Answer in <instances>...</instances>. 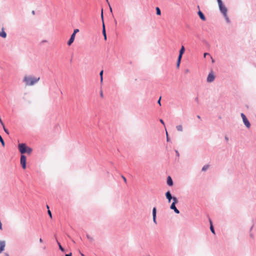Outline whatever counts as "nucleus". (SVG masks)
Segmentation results:
<instances>
[{
	"instance_id": "nucleus-1",
	"label": "nucleus",
	"mask_w": 256,
	"mask_h": 256,
	"mask_svg": "<svg viewBox=\"0 0 256 256\" xmlns=\"http://www.w3.org/2000/svg\"><path fill=\"white\" fill-rule=\"evenodd\" d=\"M40 80V77H36L32 76H26L23 79L26 86H32L36 84Z\"/></svg>"
},
{
	"instance_id": "nucleus-2",
	"label": "nucleus",
	"mask_w": 256,
	"mask_h": 256,
	"mask_svg": "<svg viewBox=\"0 0 256 256\" xmlns=\"http://www.w3.org/2000/svg\"><path fill=\"white\" fill-rule=\"evenodd\" d=\"M18 148L22 154H30L32 152V149L28 146L26 144L24 143L19 144Z\"/></svg>"
},
{
	"instance_id": "nucleus-3",
	"label": "nucleus",
	"mask_w": 256,
	"mask_h": 256,
	"mask_svg": "<svg viewBox=\"0 0 256 256\" xmlns=\"http://www.w3.org/2000/svg\"><path fill=\"white\" fill-rule=\"evenodd\" d=\"M216 0L218 2V8H219L220 13L222 14L225 12H228V8L225 6V5L223 4L222 0Z\"/></svg>"
},
{
	"instance_id": "nucleus-4",
	"label": "nucleus",
	"mask_w": 256,
	"mask_h": 256,
	"mask_svg": "<svg viewBox=\"0 0 256 256\" xmlns=\"http://www.w3.org/2000/svg\"><path fill=\"white\" fill-rule=\"evenodd\" d=\"M240 116L242 119L243 122L245 126L248 128H250V124L245 114L243 113H241Z\"/></svg>"
},
{
	"instance_id": "nucleus-5",
	"label": "nucleus",
	"mask_w": 256,
	"mask_h": 256,
	"mask_svg": "<svg viewBox=\"0 0 256 256\" xmlns=\"http://www.w3.org/2000/svg\"><path fill=\"white\" fill-rule=\"evenodd\" d=\"M26 156L24 154H22L20 156V162L24 169H26Z\"/></svg>"
},
{
	"instance_id": "nucleus-6",
	"label": "nucleus",
	"mask_w": 256,
	"mask_h": 256,
	"mask_svg": "<svg viewBox=\"0 0 256 256\" xmlns=\"http://www.w3.org/2000/svg\"><path fill=\"white\" fill-rule=\"evenodd\" d=\"M215 78V76L213 74V72H212L209 73L208 74V76L207 77L206 81L208 82H212L214 81Z\"/></svg>"
},
{
	"instance_id": "nucleus-7",
	"label": "nucleus",
	"mask_w": 256,
	"mask_h": 256,
	"mask_svg": "<svg viewBox=\"0 0 256 256\" xmlns=\"http://www.w3.org/2000/svg\"><path fill=\"white\" fill-rule=\"evenodd\" d=\"M166 199L168 200V202H170L171 200H172V198H173L174 196H172V194L170 192V191H168L166 194Z\"/></svg>"
},
{
	"instance_id": "nucleus-8",
	"label": "nucleus",
	"mask_w": 256,
	"mask_h": 256,
	"mask_svg": "<svg viewBox=\"0 0 256 256\" xmlns=\"http://www.w3.org/2000/svg\"><path fill=\"white\" fill-rule=\"evenodd\" d=\"M156 208L154 207L152 209V218H153L154 222L156 224Z\"/></svg>"
},
{
	"instance_id": "nucleus-9",
	"label": "nucleus",
	"mask_w": 256,
	"mask_h": 256,
	"mask_svg": "<svg viewBox=\"0 0 256 256\" xmlns=\"http://www.w3.org/2000/svg\"><path fill=\"white\" fill-rule=\"evenodd\" d=\"M6 246V242L4 240H0V254L2 252Z\"/></svg>"
},
{
	"instance_id": "nucleus-10",
	"label": "nucleus",
	"mask_w": 256,
	"mask_h": 256,
	"mask_svg": "<svg viewBox=\"0 0 256 256\" xmlns=\"http://www.w3.org/2000/svg\"><path fill=\"white\" fill-rule=\"evenodd\" d=\"M76 35H74V34H72L70 40H68V45L70 46L74 42V38H75Z\"/></svg>"
},
{
	"instance_id": "nucleus-11",
	"label": "nucleus",
	"mask_w": 256,
	"mask_h": 256,
	"mask_svg": "<svg viewBox=\"0 0 256 256\" xmlns=\"http://www.w3.org/2000/svg\"><path fill=\"white\" fill-rule=\"evenodd\" d=\"M170 208L171 210H174V212L177 214H180V210L176 208V204H171L170 206Z\"/></svg>"
},
{
	"instance_id": "nucleus-12",
	"label": "nucleus",
	"mask_w": 256,
	"mask_h": 256,
	"mask_svg": "<svg viewBox=\"0 0 256 256\" xmlns=\"http://www.w3.org/2000/svg\"><path fill=\"white\" fill-rule=\"evenodd\" d=\"M222 15L223 16L226 22V23L230 24V20L228 16V12L224 13L222 14Z\"/></svg>"
},
{
	"instance_id": "nucleus-13",
	"label": "nucleus",
	"mask_w": 256,
	"mask_h": 256,
	"mask_svg": "<svg viewBox=\"0 0 256 256\" xmlns=\"http://www.w3.org/2000/svg\"><path fill=\"white\" fill-rule=\"evenodd\" d=\"M198 14L200 18L202 20H206V17H205L204 15V14L200 10H199L198 12Z\"/></svg>"
},
{
	"instance_id": "nucleus-14",
	"label": "nucleus",
	"mask_w": 256,
	"mask_h": 256,
	"mask_svg": "<svg viewBox=\"0 0 256 256\" xmlns=\"http://www.w3.org/2000/svg\"><path fill=\"white\" fill-rule=\"evenodd\" d=\"M102 32V34H103V36H104V40H106V28H105V26H104V22H103Z\"/></svg>"
},
{
	"instance_id": "nucleus-15",
	"label": "nucleus",
	"mask_w": 256,
	"mask_h": 256,
	"mask_svg": "<svg viewBox=\"0 0 256 256\" xmlns=\"http://www.w3.org/2000/svg\"><path fill=\"white\" fill-rule=\"evenodd\" d=\"M167 184L170 186H172L173 185V181L172 178L170 176H168V177Z\"/></svg>"
},
{
	"instance_id": "nucleus-16",
	"label": "nucleus",
	"mask_w": 256,
	"mask_h": 256,
	"mask_svg": "<svg viewBox=\"0 0 256 256\" xmlns=\"http://www.w3.org/2000/svg\"><path fill=\"white\" fill-rule=\"evenodd\" d=\"M0 36L3 38H6V34L3 29L0 32Z\"/></svg>"
},
{
	"instance_id": "nucleus-17",
	"label": "nucleus",
	"mask_w": 256,
	"mask_h": 256,
	"mask_svg": "<svg viewBox=\"0 0 256 256\" xmlns=\"http://www.w3.org/2000/svg\"><path fill=\"white\" fill-rule=\"evenodd\" d=\"M176 128L178 131V132H182L183 131V128L182 125L180 124L176 126Z\"/></svg>"
},
{
	"instance_id": "nucleus-18",
	"label": "nucleus",
	"mask_w": 256,
	"mask_h": 256,
	"mask_svg": "<svg viewBox=\"0 0 256 256\" xmlns=\"http://www.w3.org/2000/svg\"><path fill=\"white\" fill-rule=\"evenodd\" d=\"M185 51V48L184 47L182 46L181 47V48L180 49V52H179V54H183L184 52Z\"/></svg>"
},
{
	"instance_id": "nucleus-19",
	"label": "nucleus",
	"mask_w": 256,
	"mask_h": 256,
	"mask_svg": "<svg viewBox=\"0 0 256 256\" xmlns=\"http://www.w3.org/2000/svg\"><path fill=\"white\" fill-rule=\"evenodd\" d=\"M56 242H57V244L58 246V247H59V248L60 250L62 251V252H64V249L62 248V246H61L60 244L58 241L56 240Z\"/></svg>"
},
{
	"instance_id": "nucleus-20",
	"label": "nucleus",
	"mask_w": 256,
	"mask_h": 256,
	"mask_svg": "<svg viewBox=\"0 0 256 256\" xmlns=\"http://www.w3.org/2000/svg\"><path fill=\"white\" fill-rule=\"evenodd\" d=\"M208 168H209V166L208 165V164L204 165L202 167V172H206Z\"/></svg>"
},
{
	"instance_id": "nucleus-21",
	"label": "nucleus",
	"mask_w": 256,
	"mask_h": 256,
	"mask_svg": "<svg viewBox=\"0 0 256 256\" xmlns=\"http://www.w3.org/2000/svg\"><path fill=\"white\" fill-rule=\"evenodd\" d=\"M172 204H177L178 202V200L176 197L174 196L173 198H172Z\"/></svg>"
},
{
	"instance_id": "nucleus-22",
	"label": "nucleus",
	"mask_w": 256,
	"mask_h": 256,
	"mask_svg": "<svg viewBox=\"0 0 256 256\" xmlns=\"http://www.w3.org/2000/svg\"><path fill=\"white\" fill-rule=\"evenodd\" d=\"M156 12L157 15H160L161 14V11L159 8L156 7Z\"/></svg>"
},
{
	"instance_id": "nucleus-23",
	"label": "nucleus",
	"mask_w": 256,
	"mask_h": 256,
	"mask_svg": "<svg viewBox=\"0 0 256 256\" xmlns=\"http://www.w3.org/2000/svg\"><path fill=\"white\" fill-rule=\"evenodd\" d=\"M210 224H211L210 226V231L212 232V234H215L214 230V226H212L211 222H210Z\"/></svg>"
},
{
	"instance_id": "nucleus-24",
	"label": "nucleus",
	"mask_w": 256,
	"mask_h": 256,
	"mask_svg": "<svg viewBox=\"0 0 256 256\" xmlns=\"http://www.w3.org/2000/svg\"><path fill=\"white\" fill-rule=\"evenodd\" d=\"M0 142H1V144H2V146H4V145H5V143H4V140H3L2 138V136L0 135Z\"/></svg>"
},
{
	"instance_id": "nucleus-25",
	"label": "nucleus",
	"mask_w": 256,
	"mask_h": 256,
	"mask_svg": "<svg viewBox=\"0 0 256 256\" xmlns=\"http://www.w3.org/2000/svg\"><path fill=\"white\" fill-rule=\"evenodd\" d=\"M180 62L181 61H180L179 60H177V62H176V68H179L180 67Z\"/></svg>"
},
{
	"instance_id": "nucleus-26",
	"label": "nucleus",
	"mask_w": 256,
	"mask_h": 256,
	"mask_svg": "<svg viewBox=\"0 0 256 256\" xmlns=\"http://www.w3.org/2000/svg\"><path fill=\"white\" fill-rule=\"evenodd\" d=\"M182 54H179L178 56V60L181 61L182 58Z\"/></svg>"
},
{
	"instance_id": "nucleus-27",
	"label": "nucleus",
	"mask_w": 256,
	"mask_h": 256,
	"mask_svg": "<svg viewBox=\"0 0 256 256\" xmlns=\"http://www.w3.org/2000/svg\"><path fill=\"white\" fill-rule=\"evenodd\" d=\"M79 32V30L78 29H74L72 34H74V35H76V34L77 32Z\"/></svg>"
},
{
	"instance_id": "nucleus-28",
	"label": "nucleus",
	"mask_w": 256,
	"mask_h": 256,
	"mask_svg": "<svg viewBox=\"0 0 256 256\" xmlns=\"http://www.w3.org/2000/svg\"><path fill=\"white\" fill-rule=\"evenodd\" d=\"M101 18L102 20V22H104V15H103V10L102 9V12H101Z\"/></svg>"
},
{
	"instance_id": "nucleus-29",
	"label": "nucleus",
	"mask_w": 256,
	"mask_h": 256,
	"mask_svg": "<svg viewBox=\"0 0 256 256\" xmlns=\"http://www.w3.org/2000/svg\"><path fill=\"white\" fill-rule=\"evenodd\" d=\"M86 237H87L88 239L90 240V241L92 240V238L89 235H86Z\"/></svg>"
},
{
	"instance_id": "nucleus-30",
	"label": "nucleus",
	"mask_w": 256,
	"mask_h": 256,
	"mask_svg": "<svg viewBox=\"0 0 256 256\" xmlns=\"http://www.w3.org/2000/svg\"><path fill=\"white\" fill-rule=\"evenodd\" d=\"M48 215L50 216L52 218V212H50V210H48Z\"/></svg>"
},
{
	"instance_id": "nucleus-31",
	"label": "nucleus",
	"mask_w": 256,
	"mask_h": 256,
	"mask_svg": "<svg viewBox=\"0 0 256 256\" xmlns=\"http://www.w3.org/2000/svg\"><path fill=\"white\" fill-rule=\"evenodd\" d=\"M3 128H4V131L7 134H8L9 132H8V130L5 128L4 126H3Z\"/></svg>"
},
{
	"instance_id": "nucleus-32",
	"label": "nucleus",
	"mask_w": 256,
	"mask_h": 256,
	"mask_svg": "<svg viewBox=\"0 0 256 256\" xmlns=\"http://www.w3.org/2000/svg\"><path fill=\"white\" fill-rule=\"evenodd\" d=\"M175 152H176V156H177L178 157H179V156H180V154H179V152H178V150H175Z\"/></svg>"
},
{
	"instance_id": "nucleus-33",
	"label": "nucleus",
	"mask_w": 256,
	"mask_h": 256,
	"mask_svg": "<svg viewBox=\"0 0 256 256\" xmlns=\"http://www.w3.org/2000/svg\"><path fill=\"white\" fill-rule=\"evenodd\" d=\"M206 56H210V54L208 52H205L204 54V58H206Z\"/></svg>"
},
{
	"instance_id": "nucleus-34",
	"label": "nucleus",
	"mask_w": 256,
	"mask_h": 256,
	"mask_svg": "<svg viewBox=\"0 0 256 256\" xmlns=\"http://www.w3.org/2000/svg\"><path fill=\"white\" fill-rule=\"evenodd\" d=\"M102 74H103V70H102V71H100V78L102 77Z\"/></svg>"
},
{
	"instance_id": "nucleus-35",
	"label": "nucleus",
	"mask_w": 256,
	"mask_h": 256,
	"mask_svg": "<svg viewBox=\"0 0 256 256\" xmlns=\"http://www.w3.org/2000/svg\"><path fill=\"white\" fill-rule=\"evenodd\" d=\"M0 124L2 126H4V123H3V122H2V119H1L0 118Z\"/></svg>"
},
{
	"instance_id": "nucleus-36",
	"label": "nucleus",
	"mask_w": 256,
	"mask_h": 256,
	"mask_svg": "<svg viewBox=\"0 0 256 256\" xmlns=\"http://www.w3.org/2000/svg\"><path fill=\"white\" fill-rule=\"evenodd\" d=\"M224 138H225V140H226V142H228V140H229V138H228V136H225Z\"/></svg>"
},
{
	"instance_id": "nucleus-37",
	"label": "nucleus",
	"mask_w": 256,
	"mask_h": 256,
	"mask_svg": "<svg viewBox=\"0 0 256 256\" xmlns=\"http://www.w3.org/2000/svg\"><path fill=\"white\" fill-rule=\"evenodd\" d=\"M122 177L123 178V180H124V182H126V178L124 176H122Z\"/></svg>"
},
{
	"instance_id": "nucleus-38",
	"label": "nucleus",
	"mask_w": 256,
	"mask_h": 256,
	"mask_svg": "<svg viewBox=\"0 0 256 256\" xmlns=\"http://www.w3.org/2000/svg\"><path fill=\"white\" fill-rule=\"evenodd\" d=\"M160 98H161L160 97V99L158 101V103L160 104V106L161 105V104H160Z\"/></svg>"
},
{
	"instance_id": "nucleus-39",
	"label": "nucleus",
	"mask_w": 256,
	"mask_h": 256,
	"mask_svg": "<svg viewBox=\"0 0 256 256\" xmlns=\"http://www.w3.org/2000/svg\"><path fill=\"white\" fill-rule=\"evenodd\" d=\"M160 122L162 124L164 125V120H163L162 119H160Z\"/></svg>"
},
{
	"instance_id": "nucleus-40",
	"label": "nucleus",
	"mask_w": 256,
	"mask_h": 256,
	"mask_svg": "<svg viewBox=\"0 0 256 256\" xmlns=\"http://www.w3.org/2000/svg\"><path fill=\"white\" fill-rule=\"evenodd\" d=\"M166 140H167L168 142L169 141V138L168 137V132H166Z\"/></svg>"
},
{
	"instance_id": "nucleus-41",
	"label": "nucleus",
	"mask_w": 256,
	"mask_h": 256,
	"mask_svg": "<svg viewBox=\"0 0 256 256\" xmlns=\"http://www.w3.org/2000/svg\"><path fill=\"white\" fill-rule=\"evenodd\" d=\"M195 101H196V102H198V97H196V98H195Z\"/></svg>"
},
{
	"instance_id": "nucleus-42",
	"label": "nucleus",
	"mask_w": 256,
	"mask_h": 256,
	"mask_svg": "<svg viewBox=\"0 0 256 256\" xmlns=\"http://www.w3.org/2000/svg\"><path fill=\"white\" fill-rule=\"evenodd\" d=\"M100 95L101 97H102V98L103 97V93H102V90L100 91Z\"/></svg>"
},
{
	"instance_id": "nucleus-43",
	"label": "nucleus",
	"mask_w": 256,
	"mask_h": 256,
	"mask_svg": "<svg viewBox=\"0 0 256 256\" xmlns=\"http://www.w3.org/2000/svg\"><path fill=\"white\" fill-rule=\"evenodd\" d=\"M65 256H72V253H70L69 254H66Z\"/></svg>"
},
{
	"instance_id": "nucleus-44",
	"label": "nucleus",
	"mask_w": 256,
	"mask_h": 256,
	"mask_svg": "<svg viewBox=\"0 0 256 256\" xmlns=\"http://www.w3.org/2000/svg\"><path fill=\"white\" fill-rule=\"evenodd\" d=\"M102 80H103V78L102 77L100 78V82L102 83Z\"/></svg>"
},
{
	"instance_id": "nucleus-45",
	"label": "nucleus",
	"mask_w": 256,
	"mask_h": 256,
	"mask_svg": "<svg viewBox=\"0 0 256 256\" xmlns=\"http://www.w3.org/2000/svg\"><path fill=\"white\" fill-rule=\"evenodd\" d=\"M39 241H40V242H42V240L41 238H40Z\"/></svg>"
},
{
	"instance_id": "nucleus-46",
	"label": "nucleus",
	"mask_w": 256,
	"mask_h": 256,
	"mask_svg": "<svg viewBox=\"0 0 256 256\" xmlns=\"http://www.w3.org/2000/svg\"><path fill=\"white\" fill-rule=\"evenodd\" d=\"M5 256H9L8 254L7 253H4Z\"/></svg>"
},
{
	"instance_id": "nucleus-47",
	"label": "nucleus",
	"mask_w": 256,
	"mask_h": 256,
	"mask_svg": "<svg viewBox=\"0 0 256 256\" xmlns=\"http://www.w3.org/2000/svg\"><path fill=\"white\" fill-rule=\"evenodd\" d=\"M210 58H211V59L212 60V62H214V60L212 59V56H210Z\"/></svg>"
},
{
	"instance_id": "nucleus-48",
	"label": "nucleus",
	"mask_w": 256,
	"mask_h": 256,
	"mask_svg": "<svg viewBox=\"0 0 256 256\" xmlns=\"http://www.w3.org/2000/svg\"><path fill=\"white\" fill-rule=\"evenodd\" d=\"M47 42V41H46V40H43L42 41V42Z\"/></svg>"
},
{
	"instance_id": "nucleus-49",
	"label": "nucleus",
	"mask_w": 256,
	"mask_h": 256,
	"mask_svg": "<svg viewBox=\"0 0 256 256\" xmlns=\"http://www.w3.org/2000/svg\"><path fill=\"white\" fill-rule=\"evenodd\" d=\"M197 118L199 119L200 118V116L199 115L197 116Z\"/></svg>"
},
{
	"instance_id": "nucleus-50",
	"label": "nucleus",
	"mask_w": 256,
	"mask_h": 256,
	"mask_svg": "<svg viewBox=\"0 0 256 256\" xmlns=\"http://www.w3.org/2000/svg\"><path fill=\"white\" fill-rule=\"evenodd\" d=\"M110 10L112 12V8L110 6Z\"/></svg>"
},
{
	"instance_id": "nucleus-51",
	"label": "nucleus",
	"mask_w": 256,
	"mask_h": 256,
	"mask_svg": "<svg viewBox=\"0 0 256 256\" xmlns=\"http://www.w3.org/2000/svg\"><path fill=\"white\" fill-rule=\"evenodd\" d=\"M46 208H47L49 209V206L48 205L46 206Z\"/></svg>"
},
{
	"instance_id": "nucleus-52",
	"label": "nucleus",
	"mask_w": 256,
	"mask_h": 256,
	"mask_svg": "<svg viewBox=\"0 0 256 256\" xmlns=\"http://www.w3.org/2000/svg\"><path fill=\"white\" fill-rule=\"evenodd\" d=\"M253 226H252L251 227L250 230H252V229L253 228Z\"/></svg>"
},
{
	"instance_id": "nucleus-53",
	"label": "nucleus",
	"mask_w": 256,
	"mask_h": 256,
	"mask_svg": "<svg viewBox=\"0 0 256 256\" xmlns=\"http://www.w3.org/2000/svg\"><path fill=\"white\" fill-rule=\"evenodd\" d=\"M106 0V2H108V0Z\"/></svg>"
}]
</instances>
